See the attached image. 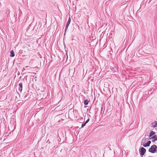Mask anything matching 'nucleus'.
<instances>
[{"label": "nucleus", "instance_id": "obj_18", "mask_svg": "<svg viewBox=\"0 0 157 157\" xmlns=\"http://www.w3.org/2000/svg\"><path fill=\"white\" fill-rule=\"evenodd\" d=\"M102 108H103L102 107H101V111H102Z\"/></svg>", "mask_w": 157, "mask_h": 157}, {"label": "nucleus", "instance_id": "obj_2", "mask_svg": "<svg viewBox=\"0 0 157 157\" xmlns=\"http://www.w3.org/2000/svg\"><path fill=\"white\" fill-rule=\"evenodd\" d=\"M140 154L141 155H143L146 152V149L143 147L140 148L139 150Z\"/></svg>", "mask_w": 157, "mask_h": 157}, {"label": "nucleus", "instance_id": "obj_7", "mask_svg": "<svg viewBox=\"0 0 157 157\" xmlns=\"http://www.w3.org/2000/svg\"><path fill=\"white\" fill-rule=\"evenodd\" d=\"M89 101L88 100L86 99L84 101V104L85 105H87L89 103Z\"/></svg>", "mask_w": 157, "mask_h": 157}, {"label": "nucleus", "instance_id": "obj_1", "mask_svg": "<svg viewBox=\"0 0 157 157\" xmlns=\"http://www.w3.org/2000/svg\"><path fill=\"white\" fill-rule=\"evenodd\" d=\"M157 148V146L155 145H152L151 147L149 149L148 151L152 153H154L157 152V150L156 149Z\"/></svg>", "mask_w": 157, "mask_h": 157}, {"label": "nucleus", "instance_id": "obj_13", "mask_svg": "<svg viewBox=\"0 0 157 157\" xmlns=\"http://www.w3.org/2000/svg\"><path fill=\"white\" fill-rule=\"evenodd\" d=\"M151 142L150 141H148L147 143L150 146V145L151 144Z\"/></svg>", "mask_w": 157, "mask_h": 157}, {"label": "nucleus", "instance_id": "obj_16", "mask_svg": "<svg viewBox=\"0 0 157 157\" xmlns=\"http://www.w3.org/2000/svg\"><path fill=\"white\" fill-rule=\"evenodd\" d=\"M64 46L65 47V51H67V48H66L65 44H64Z\"/></svg>", "mask_w": 157, "mask_h": 157}, {"label": "nucleus", "instance_id": "obj_4", "mask_svg": "<svg viewBox=\"0 0 157 157\" xmlns=\"http://www.w3.org/2000/svg\"><path fill=\"white\" fill-rule=\"evenodd\" d=\"M19 86L20 87L19 88V90L21 92L22 90V83H19Z\"/></svg>", "mask_w": 157, "mask_h": 157}, {"label": "nucleus", "instance_id": "obj_5", "mask_svg": "<svg viewBox=\"0 0 157 157\" xmlns=\"http://www.w3.org/2000/svg\"><path fill=\"white\" fill-rule=\"evenodd\" d=\"M152 138L154 139V140H152V142H154L155 140H157V136L156 135L152 137Z\"/></svg>", "mask_w": 157, "mask_h": 157}, {"label": "nucleus", "instance_id": "obj_10", "mask_svg": "<svg viewBox=\"0 0 157 157\" xmlns=\"http://www.w3.org/2000/svg\"><path fill=\"white\" fill-rule=\"evenodd\" d=\"M145 142L143 140H142L141 142V145L143 146V144H145Z\"/></svg>", "mask_w": 157, "mask_h": 157}, {"label": "nucleus", "instance_id": "obj_15", "mask_svg": "<svg viewBox=\"0 0 157 157\" xmlns=\"http://www.w3.org/2000/svg\"><path fill=\"white\" fill-rule=\"evenodd\" d=\"M29 67L28 66H26L25 67V68H26V69L24 68V70H25V69H29L27 68V67Z\"/></svg>", "mask_w": 157, "mask_h": 157}, {"label": "nucleus", "instance_id": "obj_3", "mask_svg": "<svg viewBox=\"0 0 157 157\" xmlns=\"http://www.w3.org/2000/svg\"><path fill=\"white\" fill-rule=\"evenodd\" d=\"M71 21V17H70L68 19V21L67 23V24L66 25L65 27V33L64 34V35H65L66 32V31L68 28V27Z\"/></svg>", "mask_w": 157, "mask_h": 157}, {"label": "nucleus", "instance_id": "obj_12", "mask_svg": "<svg viewBox=\"0 0 157 157\" xmlns=\"http://www.w3.org/2000/svg\"><path fill=\"white\" fill-rule=\"evenodd\" d=\"M86 123H83V124H82V127H84V126H85L86 125Z\"/></svg>", "mask_w": 157, "mask_h": 157}, {"label": "nucleus", "instance_id": "obj_14", "mask_svg": "<svg viewBox=\"0 0 157 157\" xmlns=\"http://www.w3.org/2000/svg\"><path fill=\"white\" fill-rule=\"evenodd\" d=\"M89 120H90V119L89 118L85 122V123L86 124L89 121Z\"/></svg>", "mask_w": 157, "mask_h": 157}, {"label": "nucleus", "instance_id": "obj_11", "mask_svg": "<svg viewBox=\"0 0 157 157\" xmlns=\"http://www.w3.org/2000/svg\"><path fill=\"white\" fill-rule=\"evenodd\" d=\"M143 146L144 147H148L149 146V145L147 143H146V144H143Z\"/></svg>", "mask_w": 157, "mask_h": 157}, {"label": "nucleus", "instance_id": "obj_9", "mask_svg": "<svg viewBox=\"0 0 157 157\" xmlns=\"http://www.w3.org/2000/svg\"><path fill=\"white\" fill-rule=\"evenodd\" d=\"M151 124H152V126L154 127H156V122H153Z\"/></svg>", "mask_w": 157, "mask_h": 157}, {"label": "nucleus", "instance_id": "obj_6", "mask_svg": "<svg viewBox=\"0 0 157 157\" xmlns=\"http://www.w3.org/2000/svg\"><path fill=\"white\" fill-rule=\"evenodd\" d=\"M10 56L11 57H13L14 56L15 54L13 51L12 50L10 52Z\"/></svg>", "mask_w": 157, "mask_h": 157}, {"label": "nucleus", "instance_id": "obj_17", "mask_svg": "<svg viewBox=\"0 0 157 157\" xmlns=\"http://www.w3.org/2000/svg\"><path fill=\"white\" fill-rule=\"evenodd\" d=\"M155 122H156V126H156V127H157V122L156 121H155Z\"/></svg>", "mask_w": 157, "mask_h": 157}, {"label": "nucleus", "instance_id": "obj_8", "mask_svg": "<svg viewBox=\"0 0 157 157\" xmlns=\"http://www.w3.org/2000/svg\"><path fill=\"white\" fill-rule=\"evenodd\" d=\"M155 134V132L153 131H151L150 132V135L149 136V137H151L153 135H154Z\"/></svg>", "mask_w": 157, "mask_h": 157}]
</instances>
